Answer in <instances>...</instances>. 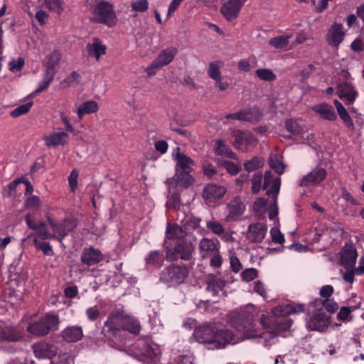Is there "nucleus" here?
Listing matches in <instances>:
<instances>
[{"instance_id": "1", "label": "nucleus", "mask_w": 364, "mask_h": 364, "mask_svg": "<svg viewBox=\"0 0 364 364\" xmlns=\"http://www.w3.org/2000/svg\"><path fill=\"white\" fill-rule=\"evenodd\" d=\"M269 318L264 314L260 316L259 321L265 332L258 333L255 330L252 316L247 314L244 316H235L231 319V325L241 333L245 338L256 337L263 338L267 341L277 336L280 333L288 330L291 326V321L285 316H274Z\"/></svg>"}, {"instance_id": "2", "label": "nucleus", "mask_w": 364, "mask_h": 364, "mask_svg": "<svg viewBox=\"0 0 364 364\" xmlns=\"http://www.w3.org/2000/svg\"><path fill=\"white\" fill-rule=\"evenodd\" d=\"M173 156L176 161V173L172 178H169V183L174 186L177 183H181L182 187L188 188L195 181L194 178L191 175L195 162L189 156L181 153L178 147L176 148Z\"/></svg>"}, {"instance_id": "3", "label": "nucleus", "mask_w": 364, "mask_h": 364, "mask_svg": "<svg viewBox=\"0 0 364 364\" xmlns=\"http://www.w3.org/2000/svg\"><path fill=\"white\" fill-rule=\"evenodd\" d=\"M94 1L87 0V3L90 6L91 12L93 14L92 21L96 23L105 24L109 27L114 26L117 18L113 5L103 0L96 2Z\"/></svg>"}, {"instance_id": "4", "label": "nucleus", "mask_w": 364, "mask_h": 364, "mask_svg": "<svg viewBox=\"0 0 364 364\" xmlns=\"http://www.w3.org/2000/svg\"><path fill=\"white\" fill-rule=\"evenodd\" d=\"M48 221L53 232L51 233L46 230L39 235L43 238H53L61 244H63V240L68 236L77 225L74 220L70 219H65L61 223H57L48 217Z\"/></svg>"}, {"instance_id": "5", "label": "nucleus", "mask_w": 364, "mask_h": 364, "mask_svg": "<svg viewBox=\"0 0 364 364\" xmlns=\"http://www.w3.org/2000/svg\"><path fill=\"white\" fill-rule=\"evenodd\" d=\"M59 323L58 317L53 314H46L41 320L33 322L27 326V331L36 336H44Z\"/></svg>"}, {"instance_id": "6", "label": "nucleus", "mask_w": 364, "mask_h": 364, "mask_svg": "<svg viewBox=\"0 0 364 364\" xmlns=\"http://www.w3.org/2000/svg\"><path fill=\"white\" fill-rule=\"evenodd\" d=\"M188 273L186 267L172 265L161 272L160 280L170 287H174L183 283Z\"/></svg>"}, {"instance_id": "7", "label": "nucleus", "mask_w": 364, "mask_h": 364, "mask_svg": "<svg viewBox=\"0 0 364 364\" xmlns=\"http://www.w3.org/2000/svg\"><path fill=\"white\" fill-rule=\"evenodd\" d=\"M177 49L175 47H168L162 50L158 57L147 68L146 71L149 75L154 73V70L168 65L177 54Z\"/></svg>"}, {"instance_id": "8", "label": "nucleus", "mask_w": 364, "mask_h": 364, "mask_svg": "<svg viewBox=\"0 0 364 364\" xmlns=\"http://www.w3.org/2000/svg\"><path fill=\"white\" fill-rule=\"evenodd\" d=\"M232 136L235 139L232 142L233 146L242 152L248 151L250 146H255L257 144V139L250 132L235 130Z\"/></svg>"}, {"instance_id": "9", "label": "nucleus", "mask_w": 364, "mask_h": 364, "mask_svg": "<svg viewBox=\"0 0 364 364\" xmlns=\"http://www.w3.org/2000/svg\"><path fill=\"white\" fill-rule=\"evenodd\" d=\"M329 324V316L322 309H317L307 321L306 326L311 331L323 332Z\"/></svg>"}, {"instance_id": "10", "label": "nucleus", "mask_w": 364, "mask_h": 364, "mask_svg": "<svg viewBox=\"0 0 364 364\" xmlns=\"http://www.w3.org/2000/svg\"><path fill=\"white\" fill-rule=\"evenodd\" d=\"M171 250L167 252V257L170 259H176L180 258L183 260H188L194 252V247L191 242L181 240L177 242L174 248L173 255H170L169 252Z\"/></svg>"}, {"instance_id": "11", "label": "nucleus", "mask_w": 364, "mask_h": 364, "mask_svg": "<svg viewBox=\"0 0 364 364\" xmlns=\"http://www.w3.org/2000/svg\"><path fill=\"white\" fill-rule=\"evenodd\" d=\"M126 318V315L122 313L116 312L109 316L105 323L104 331L109 333V336H115L118 333L123 330V326Z\"/></svg>"}, {"instance_id": "12", "label": "nucleus", "mask_w": 364, "mask_h": 364, "mask_svg": "<svg viewBox=\"0 0 364 364\" xmlns=\"http://www.w3.org/2000/svg\"><path fill=\"white\" fill-rule=\"evenodd\" d=\"M280 186V178L274 176L271 171H266L264 176L263 189L267 191V195L273 199L277 198Z\"/></svg>"}, {"instance_id": "13", "label": "nucleus", "mask_w": 364, "mask_h": 364, "mask_svg": "<svg viewBox=\"0 0 364 364\" xmlns=\"http://www.w3.org/2000/svg\"><path fill=\"white\" fill-rule=\"evenodd\" d=\"M195 336L197 341L205 344L208 349L210 346H213L216 338V328L208 326L200 327L195 331Z\"/></svg>"}, {"instance_id": "14", "label": "nucleus", "mask_w": 364, "mask_h": 364, "mask_svg": "<svg viewBox=\"0 0 364 364\" xmlns=\"http://www.w3.org/2000/svg\"><path fill=\"white\" fill-rule=\"evenodd\" d=\"M358 257L355 247L352 245H346L340 252V264L346 269H352L355 264Z\"/></svg>"}, {"instance_id": "15", "label": "nucleus", "mask_w": 364, "mask_h": 364, "mask_svg": "<svg viewBox=\"0 0 364 364\" xmlns=\"http://www.w3.org/2000/svg\"><path fill=\"white\" fill-rule=\"evenodd\" d=\"M226 210L227 215L225 218V221H235L243 214L245 206L240 198L235 197L228 203Z\"/></svg>"}, {"instance_id": "16", "label": "nucleus", "mask_w": 364, "mask_h": 364, "mask_svg": "<svg viewBox=\"0 0 364 364\" xmlns=\"http://www.w3.org/2000/svg\"><path fill=\"white\" fill-rule=\"evenodd\" d=\"M246 0H226L221 7V12L228 21L236 18Z\"/></svg>"}, {"instance_id": "17", "label": "nucleus", "mask_w": 364, "mask_h": 364, "mask_svg": "<svg viewBox=\"0 0 364 364\" xmlns=\"http://www.w3.org/2000/svg\"><path fill=\"white\" fill-rule=\"evenodd\" d=\"M326 177V171L323 168H316L304 175L299 182L301 186H311L320 183Z\"/></svg>"}, {"instance_id": "18", "label": "nucleus", "mask_w": 364, "mask_h": 364, "mask_svg": "<svg viewBox=\"0 0 364 364\" xmlns=\"http://www.w3.org/2000/svg\"><path fill=\"white\" fill-rule=\"evenodd\" d=\"M267 232V227L263 223H252L248 227L247 237L250 242H261Z\"/></svg>"}, {"instance_id": "19", "label": "nucleus", "mask_w": 364, "mask_h": 364, "mask_svg": "<svg viewBox=\"0 0 364 364\" xmlns=\"http://www.w3.org/2000/svg\"><path fill=\"white\" fill-rule=\"evenodd\" d=\"M33 352L39 358H52L57 354V347L46 342H38L32 346Z\"/></svg>"}, {"instance_id": "20", "label": "nucleus", "mask_w": 364, "mask_h": 364, "mask_svg": "<svg viewBox=\"0 0 364 364\" xmlns=\"http://www.w3.org/2000/svg\"><path fill=\"white\" fill-rule=\"evenodd\" d=\"M262 117L261 111L256 107L247 110L230 114L226 116L227 119H234L244 122H257Z\"/></svg>"}, {"instance_id": "21", "label": "nucleus", "mask_w": 364, "mask_h": 364, "mask_svg": "<svg viewBox=\"0 0 364 364\" xmlns=\"http://www.w3.org/2000/svg\"><path fill=\"white\" fill-rule=\"evenodd\" d=\"M168 186V200L166 205L169 208H172L175 210L178 209L181 205L179 191L181 188H185L182 187L181 183H177L172 185L169 183V178L166 181Z\"/></svg>"}, {"instance_id": "22", "label": "nucleus", "mask_w": 364, "mask_h": 364, "mask_svg": "<svg viewBox=\"0 0 364 364\" xmlns=\"http://www.w3.org/2000/svg\"><path fill=\"white\" fill-rule=\"evenodd\" d=\"M345 31L341 23L335 22L327 33V42L331 46L338 47L343 41Z\"/></svg>"}, {"instance_id": "23", "label": "nucleus", "mask_w": 364, "mask_h": 364, "mask_svg": "<svg viewBox=\"0 0 364 364\" xmlns=\"http://www.w3.org/2000/svg\"><path fill=\"white\" fill-rule=\"evenodd\" d=\"M337 94L341 99L346 100L347 105H351L355 100L358 92L348 82H343L338 86Z\"/></svg>"}, {"instance_id": "24", "label": "nucleus", "mask_w": 364, "mask_h": 364, "mask_svg": "<svg viewBox=\"0 0 364 364\" xmlns=\"http://www.w3.org/2000/svg\"><path fill=\"white\" fill-rule=\"evenodd\" d=\"M220 248V243L216 240L208 237H203L199 242V251L203 258L210 257L213 254L218 252Z\"/></svg>"}, {"instance_id": "25", "label": "nucleus", "mask_w": 364, "mask_h": 364, "mask_svg": "<svg viewBox=\"0 0 364 364\" xmlns=\"http://www.w3.org/2000/svg\"><path fill=\"white\" fill-rule=\"evenodd\" d=\"M227 190L224 186L209 184L203 190V198L209 203L215 202L225 194Z\"/></svg>"}, {"instance_id": "26", "label": "nucleus", "mask_w": 364, "mask_h": 364, "mask_svg": "<svg viewBox=\"0 0 364 364\" xmlns=\"http://www.w3.org/2000/svg\"><path fill=\"white\" fill-rule=\"evenodd\" d=\"M22 338L21 332L14 326L0 327V341L1 342H18Z\"/></svg>"}, {"instance_id": "27", "label": "nucleus", "mask_w": 364, "mask_h": 364, "mask_svg": "<svg viewBox=\"0 0 364 364\" xmlns=\"http://www.w3.org/2000/svg\"><path fill=\"white\" fill-rule=\"evenodd\" d=\"M46 230L35 232L28 235V238H33V244L37 250H41L46 255L53 256L54 255L52 246L48 242L42 240H49L50 238H43L39 235Z\"/></svg>"}, {"instance_id": "28", "label": "nucleus", "mask_w": 364, "mask_h": 364, "mask_svg": "<svg viewBox=\"0 0 364 364\" xmlns=\"http://www.w3.org/2000/svg\"><path fill=\"white\" fill-rule=\"evenodd\" d=\"M68 134L65 132H54L50 135H44L43 139L46 145L50 147H55L58 146L65 145L68 139Z\"/></svg>"}, {"instance_id": "29", "label": "nucleus", "mask_w": 364, "mask_h": 364, "mask_svg": "<svg viewBox=\"0 0 364 364\" xmlns=\"http://www.w3.org/2000/svg\"><path fill=\"white\" fill-rule=\"evenodd\" d=\"M232 342L235 343L236 341L234 340V335L230 331L225 329H216L215 344L213 346H210V349L213 350L223 348L225 345Z\"/></svg>"}, {"instance_id": "30", "label": "nucleus", "mask_w": 364, "mask_h": 364, "mask_svg": "<svg viewBox=\"0 0 364 364\" xmlns=\"http://www.w3.org/2000/svg\"><path fill=\"white\" fill-rule=\"evenodd\" d=\"M61 59V54L58 51H53L46 56L43 65L45 69L44 71L49 72V73L55 75L58 70V66Z\"/></svg>"}, {"instance_id": "31", "label": "nucleus", "mask_w": 364, "mask_h": 364, "mask_svg": "<svg viewBox=\"0 0 364 364\" xmlns=\"http://www.w3.org/2000/svg\"><path fill=\"white\" fill-rule=\"evenodd\" d=\"M60 335L65 342L75 343L82 338L83 333L82 327L78 326H71L63 329L61 331Z\"/></svg>"}, {"instance_id": "32", "label": "nucleus", "mask_w": 364, "mask_h": 364, "mask_svg": "<svg viewBox=\"0 0 364 364\" xmlns=\"http://www.w3.org/2000/svg\"><path fill=\"white\" fill-rule=\"evenodd\" d=\"M292 37V34L278 36L269 39L268 44L277 50L287 51L294 48V46L289 44V39Z\"/></svg>"}, {"instance_id": "33", "label": "nucleus", "mask_w": 364, "mask_h": 364, "mask_svg": "<svg viewBox=\"0 0 364 364\" xmlns=\"http://www.w3.org/2000/svg\"><path fill=\"white\" fill-rule=\"evenodd\" d=\"M102 259V253L94 248L85 249L81 255V260L82 263L88 266L96 264Z\"/></svg>"}, {"instance_id": "34", "label": "nucleus", "mask_w": 364, "mask_h": 364, "mask_svg": "<svg viewBox=\"0 0 364 364\" xmlns=\"http://www.w3.org/2000/svg\"><path fill=\"white\" fill-rule=\"evenodd\" d=\"M225 282L218 275H210L207 281V290L212 293L213 296H219L223 291Z\"/></svg>"}, {"instance_id": "35", "label": "nucleus", "mask_w": 364, "mask_h": 364, "mask_svg": "<svg viewBox=\"0 0 364 364\" xmlns=\"http://www.w3.org/2000/svg\"><path fill=\"white\" fill-rule=\"evenodd\" d=\"M312 110L319 114V116L326 120L334 121L336 119V114L333 107L326 103H321L312 107Z\"/></svg>"}, {"instance_id": "36", "label": "nucleus", "mask_w": 364, "mask_h": 364, "mask_svg": "<svg viewBox=\"0 0 364 364\" xmlns=\"http://www.w3.org/2000/svg\"><path fill=\"white\" fill-rule=\"evenodd\" d=\"M181 223L184 229L185 234L188 235L191 232L192 230H197L200 228V219L194 217L191 214L185 215L184 213L180 216Z\"/></svg>"}, {"instance_id": "37", "label": "nucleus", "mask_w": 364, "mask_h": 364, "mask_svg": "<svg viewBox=\"0 0 364 364\" xmlns=\"http://www.w3.org/2000/svg\"><path fill=\"white\" fill-rule=\"evenodd\" d=\"M304 311V306L302 304H287L284 306H279L272 309V314L274 316H286L293 313H300Z\"/></svg>"}, {"instance_id": "38", "label": "nucleus", "mask_w": 364, "mask_h": 364, "mask_svg": "<svg viewBox=\"0 0 364 364\" xmlns=\"http://www.w3.org/2000/svg\"><path fill=\"white\" fill-rule=\"evenodd\" d=\"M139 352L141 355L151 361H156L160 350L156 345L149 343H139Z\"/></svg>"}, {"instance_id": "39", "label": "nucleus", "mask_w": 364, "mask_h": 364, "mask_svg": "<svg viewBox=\"0 0 364 364\" xmlns=\"http://www.w3.org/2000/svg\"><path fill=\"white\" fill-rule=\"evenodd\" d=\"M87 50L90 55H94L97 60L105 53L106 46L98 38H94L92 43L87 46Z\"/></svg>"}, {"instance_id": "40", "label": "nucleus", "mask_w": 364, "mask_h": 364, "mask_svg": "<svg viewBox=\"0 0 364 364\" xmlns=\"http://www.w3.org/2000/svg\"><path fill=\"white\" fill-rule=\"evenodd\" d=\"M285 127L288 132L296 136L301 135L306 132V127L301 120H287Z\"/></svg>"}, {"instance_id": "41", "label": "nucleus", "mask_w": 364, "mask_h": 364, "mask_svg": "<svg viewBox=\"0 0 364 364\" xmlns=\"http://www.w3.org/2000/svg\"><path fill=\"white\" fill-rule=\"evenodd\" d=\"M98 109L99 106L97 102L94 100L87 101L78 107L77 111V117L81 119L85 114L95 113Z\"/></svg>"}, {"instance_id": "42", "label": "nucleus", "mask_w": 364, "mask_h": 364, "mask_svg": "<svg viewBox=\"0 0 364 364\" xmlns=\"http://www.w3.org/2000/svg\"><path fill=\"white\" fill-rule=\"evenodd\" d=\"M215 152L217 155L225 156L230 159H235L236 154L225 144L223 139H218L215 141Z\"/></svg>"}, {"instance_id": "43", "label": "nucleus", "mask_w": 364, "mask_h": 364, "mask_svg": "<svg viewBox=\"0 0 364 364\" xmlns=\"http://www.w3.org/2000/svg\"><path fill=\"white\" fill-rule=\"evenodd\" d=\"M166 234L168 239H179V240H182L184 235H186L181 224L180 225L177 224L168 225L166 228Z\"/></svg>"}, {"instance_id": "44", "label": "nucleus", "mask_w": 364, "mask_h": 364, "mask_svg": "<svg viewBox=\"0 0 364 364\" xmlns=\"http://www.w3.org/2000/svg\"><path fill=\"white\" fill-rule=\"evenodd\" d=\"M141 328L140 323L136 318L126 315L123 330L136 335L139 333Z\"/></svg>"}, {"instance_id": "45", "label": "nucleus", "mask_w": 364, "mask_h": 364, "mask_svg": "<svg viewBox=\"0 0 364 364\" xmlns=\"http://www.w3.org/2000/svg\"><path fill=\"white\" fill-rule=\"evenodd\" d=\"M334 104L341 119L349 129H353L354 128V124L346 108L343 106L341 102L337 100H334Z\"/></svg>"}, {"instance_id": "46", "label": "nucleus", "mask_w": 364, "mask_h": 364, "mask_svg": "<svg viewBox=\"0 0 364 364\" xmlns=\"http://www.w3.org/2000/svg\"><path fill=\"white\" fill-rule=\"evenodd\" d=\"M164 255L159 251H152L146 257V264L149 267H159L164 262Z\"/></svg>"}, {"instance_id": "47", "label": "nucleus", "mask_w": 364, "mask_h": 364, "mask_svg": "<svg viewBox=\"0 0 364 364\" xmlns=\"http://www.w3.org/2000/svg\"><path fill=\"white\" fill-rule=\"evenodd\" d=\"M224 67V63L221 60L210 62L208 68V75L213 80L218 79L220 76V69Z\"/></svg>"}, {"instance_id": "48", "label": "nucleus", "mask_w": 364, "mask_h": 364, "mask_svg": "<svg viewBox=\"0 0 364 364\" xmlns=\"http://www.w3.org/2000/svg\"><path fill=\"white\" fill-rule=\"evenodd\" d=\"M206 227L213 234L220 236L225 240H228V235H224L225 228L220 223L215 220H208L206 221Z\"/></svg>"}, {"instance_id": "49", "label": "nucleus", "mask_w": 364, "mask_h": 364, "mask_svg": "<svg viewBox=\"0 0 364 364\" xmlns=\"http://www.w3.org/2000/svg\"><path fill=\"white\" fill-rule=\"evenodd\" d=\"M54 76L55 75L50 74L49 72L44 71L43 77L42 80L39 82L38 87L34 92L40 93L46 90L53 80Z\"/></svg>"}, {"instance_id": "50", "label": "nucleus", "mask_w": 364, "mask_h": 364, "mask_svg": "<svg viewBox=\"0 0 364 364\" xmlns=\"http://www.w3.org/2000/svg\"><path fill=\"white\" fill-rule=\"evenodd\" d=\"M269 166L279 175L283 173L285 168L279 155H274L270 158Z\"/></svg>"}, {"instance_id": "51", "label": "nucleus", "mask_w": 364, "mask_h": 364, "mask_svg": "<svg viewBox=\"0 0 364 364\" xmlns=\"http://www.w3.org/2000/svg\"><path fill=\"white\" fill-rule=\"evenodd\" d=\"M255 73L256 75L262 80L271 82L276 79L275 74L271 70L267 68L257 69Z\"/></svg>"}, {"instance_id": "52", "label": "nucleus", "mask_w": 364, "mask_h": 364, "mask_svg": "<svg viewBox=\"0 0 364 364\" xmlns=\"http://www.w3.org/2000/svg\"><path fill=\"white\" fill-rule=\"evenodd\" d=\"M44 4L46 7L50 11H54L58 14H60L64 10L60 0H44Z\"/></svg>"}, {"instance_id": "53", "label": "nucleus", "mask_w": 364, "mask_h": 364, "mask_svg": "<svg viewBox=\"0 0 364 364\" xmlns=\"http://www.w3.org/2000/svg\"><path fill=\"white\" fill-rule=\"evenodd\" d=\"M26 222L28 226L32 229L36 230V232L47 230L46 229V223L44 222H35L29 215L26 216Z\"/></svg>"}, {"instance_id": "54", "label": "nucleus", "mask_w": 364, "mask_h": 364, "mask_svg": "<svg viewBox=\"0 0 364 364\" xmlns=\"http://www.w3.org/2000/svg\"><path fill=\"white\" fill-rule=\"evenodd\" d=\"M252 63H255V58H245L239 61L238 69L241 72L247 73L254 67Z\"/></svg>"}, {"instance_id": "55", "label": "nucleus", "mask_w": 364, "mask_h": 364, "mask_svg": "<svg viewBox=\"0 0 364 364\" xmlns=\"http://www.w3.org/2000/svg\"><path fill=\"white\" fill-rule=\"evenodd\" d=\"M263 161L259 158L255 157L244 164V166L246 171H252L262 166Z\"/></svg>"}, {"instance_id": "56", "label": "nucleus", "mask_w": 364, "mask_h": 364, "mask_svg": "<svg viewBox=\"0 0 364 364\" xmlns=\"http://www.w3.org/2000/svg\"><path fill=\"white\" fill-rule=\"evenodd\" d=\"M132 10L137 12H144L149 8L147 0H136L131 4Z\"/></svg>"}, {"instance_id": "57", "label": "nucleus", "mask_w": 364, "mask_h": 364, "mask_svg": "<svg viewBox=\"0 0 364 364\" xmlns=\"http://www.w3.org/2000/svg\"><path fill=\"white\" fill-rule=\"evenodd\" d=\"M32 102H28L24 105H21L18 107L15 108L11 112V116L13 117H18L22 114L27 113L32 107Z\"/></svg>"}, {"instance_id": "58", "label": "nucleus", "mask_w": 364, "mask_h": 364, "mask_svg": "<svg viewBox=\"0 0 364 364\" xmlns=\"http://www.w3.org/2000/svg\"><path fill=\"white\" fill-rule=\"evenodd\" d=\"M262 175L257 173L252 178V191L253 193H257L262 188Z\"/></svg>"}, {"instance_id": "59", "label": "nucleus", "mask_w": 364, "mask_h": 364, "mask_svg": "<svg viewBox=\"0 0 364 364\" xmlns=\"http://www.w3.org/2000/svg\"><path fill=\"white\" fill-rule=\"evenodd\" d=\"M272 241L275 243L283 244L284 242V235L277 228H273L270 230Z\"/></svg>"}, {"instance_id": "60", "label": "nucleus", "mask_w": 364, "mask_h": 364, "mask_svg": "<svg viewBox=\"0 0 364 364\" xmlns=\"http://www.w3.org/2000/svg\"><path fill=\"white\" fill-rule=\"evenodd\" d=\"M85 314L87 318L92 321L97 320L100 316V312L97 306L88 308L86 310Z\"/></svg>"}, {"instance_id": "61", "label": "nucleus", "mask_w": 364, "mask_h": 364, "mask_svg": "<svg viewBox=\"0 0 364 364\" xmlns=\"http://www.w3.org/2000/svg\"><path fill=\"white\" fill-rule=\"evenodd\" d=\"M267 200L264 198H258L254 203L253 208L256 213H263L266 210Z\"/></svg>"}, {"instance_id": "62", "label": "nucleus", "mask_w": 364, "mask_h": 364, "mask_svg": "<svg viewBox=\"0 0 364 364\" xmlns=\"http://www.w3.org/2000/svg\"><path fill=\"white\" fill-rule=\"evenodd\" d=\"M242 276L245 282H250L257 277V271L255 268L247 269L242 272Z\"/></svg>"}, {"instance_id": "63", "label": "nucleus", "mask_w": 364, "mask_h": 364, "mask_svg": "<svg viewBox=\"0 0 364 364\" xmlns=\"http://www.w3.org/2000/svg\"><path fill=\"white\" fill-rule=\"evenodd\" d=\"M223 164L227 171L232 175H236L240 170V167L237 164L231 161H225Z\"/></svg>"}, {"instance_id": "64", "label": "nucleus", "mask_w": 364, "mask_h": 364, "mask_svg": "<svg viewBox=\"0 0 364 364\" xmlns=\"http://www.w3.org/2000/svg\"><path fill=\"white\" fill-rule=\"evenodd\" d=\"M357 307L355 306H353L350 307L343 306L340 309V311L338 314V318L340 320L345 321L347 319L348 315L354 310H355Z\"/></svg>"}]
</instances>
